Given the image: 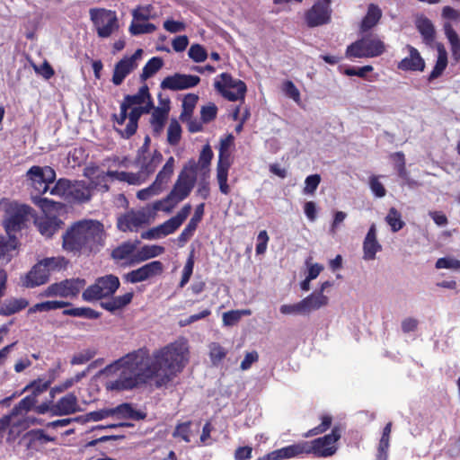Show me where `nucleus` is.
<instances>
[{"instance_id": "1", "label": "nucleus", "mask_w": 460, "mask_h": 460, "mask_svg": "<svg viewBox=\"0 0 460 460\" xmlns=\"http://www.w3.org/2000/svg\"><path fill=\"white\" fill-rule=\"evenodd\" d=\"M146 362V350L140 349L105 367L101 374L107 378L106 389L118 392L130 390L151 380Z\"/></svg>"}, {"instance_id": "2", "label": "nucleus", "mask_w": 460, "mask_h": 460, "mask_svg": "<svg viewBox=\"0 0 460 460\" xmlns=\"http://www.w3.org/2000/svg\"><path fill=\"white\" fill-rule=\"evenodd\" d=\"M190 359V345L184 337L156 349L150 356L146 351V365L151 377L157 386L171 382L181 373Z\"/></svg>"}, {"instance_id": "3", "label": "nucleus", "mask_w": 460, "mask_h": 460, "mask_svg": "<svg viewBox=\"0 0 460 460\" xmlns=\"http://www.w3.org/2000/svg\"><path fill=\"white\" fill-rule=\"evenodd\" d=\"M105 238L103 225L93 219L74 223L63 234L62 247L67 252H91L103 244Z\"/></svg>"}, {"instance_id": "4", "label": "nucleus", "mask_w": 460, "mask_h": 460, "mask_svg": "<svg viewBox=\"0 0 460 460\" xmlns=\"http://www.w3.org/2000/svg\"><path fill=\"white\" fill-rule=\"evenodd\" d=\"M56 180V172L50 166H31L26 172V181L31 189L32 202L38 206L43 213L50 209H61L60 202L42 198L41 195L48 192L49 185Z\"/></svg>"}, {"instance_id": "5", "label": "nucleus", "mask_w": 460, "mask_h": 460, "mask_svg": "<svg viewBox=\"0 0 460 460\" xmlns=\"http://www.w3.org/2000/svg\"><path fill=\"white\" fill-rule=\"evenodd\" d=\"M163 160L161 153L155 151L153 154L143 152L138 154L137 164L140 168L138 173L126 172H108L106 174L102 172L98 174V178L104 180L107 176L116 178L119 181H127L130 184H141L146 178L154 172L156 167Z\"/></svg>"}, {"instance_id": "6", "label": "nucleus", "mask_w": 460, "mask_h": 460, "mask_svg": "<svg viewBox=\"0 0 460 460\" xmlns=\"http://www.w3.org/2000/svg\"><path fill=\"white\" fill-rule=\"evenodd\" d=\"M215 89L230 102L243 101L247 87L244 82L234 78L228 73H222L215 78Z\"/></svg>"}, {"instance_id": "7", "label": "nucleus", "mask_w": 460, "mask_h": 460, "mask_svg": "<svg viewBox=\"0 0 460 460\" xmlns=\"http://www.w3.org/2000/svg\"><path fill=\"white\" fill-rule=\"evenodd\" d=\"M386 49L385 44L377 36L369 35L350 44L347 48L348 58H375L381 56Z\"/></svg>"}, {"instance_id": "8", "label": "nucleus", "mask_w": 460, "mask_h": 460, "mask_svg": "<svg viewBox=\"0 0 460 460\" xmlns=\"http://www.w3.org/2000/svg\"><path fill=\"white\" fill-rule=\"evenodd\" d=\"M341 438V430L334 428L332 433L312 441H303L305 454H313L318 457H329L337 451V441Z\"/></svg>"}, {"instance_id": "9", "label": "nucleus", "mask_w": 460, "mask_h": 460, "mask_svg": "<svg viewBox=\"0 0 460 460\" xmlns=\"http://www.w3.org/2000/svg\"><path fill=\"white\" fill-rule=\"evenodd\" d=\"M89 14L100 38H108L118 31L119 21L115 12L103 8H92Z\"/></svg>"}, {"instance_id": "10", "label": "nucleus", "mask_w": 460, "mask_h": 460, "mask_svg": "<svg viewBox=\"0 0 460 460\" xmlns=\"http://www.w3.org/2000/svg\"><path fill=\"white\" fill-rule=\"evenodd\" d=\"M119 287V279L114 275L98 278L94 284L88 287L82 294L86 302L97 301L102 297L112 296Z\"/></svg>"}, {"instance_id": "11", "label": "nucleus", "mask_w": 460, "mask_h": 460, "mask_svg": "<svg viewBox=\"0 0 460 460\" xmlns=\"http://www.w3.org/2000/svg\"><path fill=\"white\" fill-rule=\"evenodd\" d=\"M152 217L149 206L137 210L130 209L117 217V228L121 232H137L140 227L148 225Z\"/></svg>"}, {"instance_id": "12", "label": "nucleus", "mask_w": 460, "mask_h": 460, "mask_svg": "<svg viewBox=\"0 0 460 460\" xmlns=\"http://www.w3.org/2000/svg\"><path fill=\"white\" fill-rule=\"evenodd\" d=\"M234 143V137L228 135L226 137L220 141L219 157L217 166V180L219 185L221 193L227 195L230 192L229 185L227 184L228 171L231 166L229 148Z\"/></svg>"}, {"instance_id": "13", "label": "nucleus", "mask_w": 460, "mask_h": 460, "mask_svg": "<svg viewBox=\"0 0 460 460\" xmlns=\"http://www.w3.org/2000/svg\"><path fill=\"white\" fill-rule=\"evenodd\" d=\"M31 212L32 208L27 205L14 202L8 203L3 223L6 234L14 235L16 232L20 231Z\"/></svg>"}, {"instance_id": "14", "label": "nucleus", "mask_w": 460, "mask_h": 460, "mask_svg": "<svg viewBox=\"0 0 460 460\" xmlns=\"http://www.w3.org/2000/svg\"><path fill=\"white\" fill-rule=\"evenodd\" d=\"M197 181V172L195 165L184 166L179 173L172 189L169 192L172 199L179 201L184 200L190 194Z\"/></svg>"}, {"instance_id": "15", "label": "nucleus", "mask_w": 460, "mask_h": 460, "mask_svg": "<svg viewBox=\"0 0 460 460\" xmlns=\"http://www.w3.org/2000/svg\"><path fill=\"white\" fill-rule=\"evenodd\" d=\"M86 282L84 279H69L49 285L40 293V296L75 297L84 288Z\"/></svg>"}, {"instance_id": "16", "label": "nucleus", "mask_w": 460, "mask_h": 460, "mask_svg": "<svg viewBox=\"0 0 460 460\" xmlns=\"http://www.w3.org/2000/svg\"><path fill=\"white\" fill-rule=\"evenodd\" d=\"M49 386V383L43 380L34 381L27 385L25 390H31V394L25 396L13 407V415H21L23 418H28L27 413L35 407L37 396L46 391Z\"/></svg>"}, {"instance_id": "17", "label": "nucleus", "mask_w": 460, "mask_h": 460, "mask_svg": "<svg viewBox=\"0 0 460 460\" xmlns=\"http://www.w3.org/2000/svg\"><path fill=\"white\" fill-rule=\"evenodd\" d=\"M151 102V97L146 86L141 87L136 94L125 96L120 104V111L118 115H114L118 125L122 126L127 119V111L135 106H145Z\"/></svg>"}, {"instance_id": "18", "label": "nucleus", "mask_w": 460, "mask_h": 460, "mask_svg": "<svg viewBox=\"0 0 460 460\" xmlns=\"http://www.w3.org/2000/svg\"><path fill=\"white\" fill-rule=\"evenodd\" d=\"M163 271V263L159 261H153L137 270L129 271L124 278L128 282L134 284L150 279L162 274Z\"/></svg>"}, {"instance_id": "19", "label": "nucleus", "mask_w": 460, "mask_h": 460, "mask_svg": "<svg viewBox=\"0 0 460 460\" xmlns=\"http://www.w3.org/2000/svg\"><path fill=\"white\" fill-rule=\"evenodd\" d=\"M143 50L138 49L131 57H125L119 61L113 71L112 83L115 85H119L126 78L137 66V61L141 59Z\"/></svg>"}, {"instance_id": "20", "label": "nucleus", "mask_w": 460, "mask_h": 460, "mask_svg": "<svg viewBox=\"0 0 460 460\" xmlns=\"http://www.w3.org/2000/svg\"><path fill=\"white\" fill-rule=\"evenodd\" d=\"M200 82L198 75L176 73L165 77L161 82V88L171 91H181L196 86Z\"/></svg>"}, {"instance_id": "21", "label": "nucleus", "mask_w": 460, "mask_h": 460, "mask_svg": "<svg viewBox=\"0 0 460 460\" xmlns=\"http://www.w3.org/2000/svg\"><path fill=\"white\" fill-rule=\"evenodd\" d=\"M331 8L326 4L316 2L305 13V19L309 27H317L326 24L331 19Z\"/></svg>"}, {"instance_id": "22", "label": "nucleus", "mask_w": 460, "mask_h": 460, "mask_svg": "<svg viewBox=\"0 0 460 460\" xmlns=\"http://www.w3.org/2000/svg\"><path fill=\"white\" fill-rule=\"evenodd\" d=\"M152 108V102L145 106H135L131 107L127 111V119L128 122L124 129L117 128V131L126 138L130 137L135 134L137 128V121L140 116L144 113H148Z\"/></svg>"}, {"instance_id": "23", "label": "nucleus", "mask_w": 460, "mask_h": 460, "mask_svg": "<svg viewBox=\"0 0 460 460\" xmlns=\"http://www.w3.org/2000/svg\"><path fill=\"white\" fill-rule=\"evenodd\" d=\"M363 260L369 261L376 258V254L382 251V244L377 240V229L375 223H373L363 241Z\"/></svg>"}, {"instance_id": "24", "label": "nucleus", "mask_w": 460, "mask_h": 460, "mask_svg": "<svg viewBox=\"0 0 460 460\" xmlns=\"http://www.w3.org/2000/svg\"><path fill=\"white\" fill-rule=\"evenodd\" d=\"M59 209H50L44 213V217H39L35 220V225L40 233L46 237H51L63 225L60 220L53 212H58Z\"/></svg>"}, {"instance_id": "25", "label": "nucleus", "mask_w": 460, "mask_h": 460, "mask_svg": "<svg viewBox=\"0 0 460 460\" xmlns=\"http://www.w3.org/2000/svg\"><path fill=\"white\" fill-rule=\"evenodd\" d=\"M35 423H37V419L35 418H23L21 415H13V409L10 414L4 415L0 419V442L8 427L12 426V430L15 428L23 430Z\"/></svg>"}, {"instance_id": "26", "label": "nucleus", "mask_w": 460, "mask_h": 460, "mask_svg": "<svg viewBox=\"0 0 460 460\" xmlns=\"http://www.w3.org/2000/svg\"><path fill=\"white\" fill-rule=\"evenodd\" d=\"M79 410L77 397L73 393H69L51 405L50 413L53 416H63L75 413Z\"/></svg>"}, {"instance_id": "27", "label": "nucleus", "mask_w": 460, "mask_h": 460, "mask_svg": "<svg viewBox=\"0 0 460 460\" xmlns=\"http://www.w3.org/2000/svg\"><path fill=\"white\" fill-rule=\"evenodd\" d=\"M405 49L408 55L399 62L397 67L402 71L422 72L425 68V61L419 50L411 45H407Z\"/></svg>"}, {"instance_id": "28", "label": "nucleus", "mask_w": 460, "mask_h": 460, "mask_svg": "<svg viewBox=\"0 0 460 460\" xmlns=\"http://www.w3.org/2000/svg\"><path fill=\"white\" fill-rule=\"evenodd\" d=\"M190 211V204H185L174 217L159 225L158 227L163 237L173 234L187 219Z\"/></svg>"}, {"instance_id": "29", "label": "nucleus", "mask_w": 460, "mask_h": 460, "mask_svg": "<svg viewBox=\"0 0 460 460\" xmlns=\"http://www.w3.org/2000/svg\"><path fill=\"white\" fill-rule=\"evenodd\" d=\"M303 441L289 445L279 449L270 452L263 456V460H286L296 457L305 454Z\"/></svg>"}, {"instance_id": "30", "label": "nucleus", "mask_w": 460, "mask_h": 460, "mask_svg": "<svg viewBox=\"0 0 460 460\" xmlns=\"http://www.w3.org/2000/svg\"><path fill=\"white\" fill-rule=\"evenodd\" d=\"M304 315H309L312 312L325 307L329 304V297L322 292H313L300 300Z\"/></svg>"}, {"instance_id": "31", "label": "nucleus", "mask_w": 460, "mask_h": 460, "mask_svg": "<svg viewBox=\"0 0 460 460\" xmlns=\"http://www.w3.org/2000/svg\"><path fill=\"white\" fill-rule=\"evenodd\" d=\"M49 279L48 270L40 261L26 275L23 280V286L26 288H35L45 284Z\"/></svg>"}, {"instance_id": "32", "label": "nucleus", "mask_w": 460, "mask_h": 460, "mask_svg": "<svg viewBox=\"0 0 460 460\" xmlns=\"http://www.w3.org/2000/svg\"><path fill=\"white\" fill-rule=\"evenodd\" d=\"M415 25L423 42L431 47L436 40V31L432 22L427 17L420 15L416 17Z\"/></svg>"}, {"instance_id": "33", "label": "nucleus", "mask_w": 460, "mask_h": 460, "mask_svg": "<svg viewBox=\"0 0 460 460\" xmlns=\"http://www.w3.org/2000/svg\"><path fill=\"white\" fill-rule=\"evenodd\" d=\"M164 247L157 244H146L138 249L130 260L131 263H140L142 261L155 258L164 252Z\"/></svg>"}, {"instance_id": "34", "label": "nucleus", "mask_w": 460, "mask_h": 460, "mask_svg": "<svg viewBox=\"0 0 460 460\" xmlns=\"http://www.w3.org/2000/svg\"><path fill=\"white\" fill-rule=\"evenodd\" d=\"M112 417L116 419H129L134 420H143L146 413L135 409L130 403H122L117 407L111 408Z\"/></svg>"}, {"instance_id": "35", "label": "nucleus", "mask_w": 460, "mask_h": 460, "mask_svg": "<svg viewBox=\"0 0 460 460\" xmlns=\"http://www.w3.org/2000/svg\"><path fill=\"white\" fill-rule=\"evenodd\" d=\"M92 188L84 181L70 182L69 199L86 201L91 198Z\"/></svg>"}, {"instance_id": "36", "label": "nucleus", "mask_w": 460, "mask_h": 460, "mask_svg": "<svg viewBox=\"0 0 460 460\" xmlns=\"http://www.w3.org/2000/svg\"><path fill=\"white\" fill-rule=\"evenodd\" d=\"M438 58L435 66L429 74V80H434L440 76L447 66V52L441 43L436 44Z\"/></svg>"}, {"instance_id": "37", "label": "nucleus", "mask_w": 460, "mask_h": 460, "mask_svg": "<svg viewBox=\"0 0 460 460\" xmlns=\"http://www.w3.org/2000/svg\"><path fill=\"white\" fill-rule=\"evenodd\" d=\"M17 241L14 235H0V261L4 262L10 261L12 252L16 249Z\"/></svg>"}, {"instance_id": "38", "label": "nucleus", "mask_w": 460, "mask_h": 460, "mask_svg": "<svg viewBox=\"0 0 460 460\" xmlns=\"http://www.w3.org/2000/svg\"><path fill=\"white\" fill-rule=\"evenodd\" d=\"M168 112L169 107L167 105L154 109L150 122L153 130L156 135H159L163 131L164 122L168 117Z\"/></svg>"}, {"instance_id": "39", "label": "nucleus", "mask_w": 460, "mask_h": 460, "mask_svg": "<svg viewBox=\"0 0 460 460\" xmlns=\"http://www.w3.org/2000/svg\"><path fill=\"white\" fill-rule=\"evenodd\" d=\"M381 16V9L376 4H370L367 13L362 21L361 29L365 31L370 30L379 22Z\"/></svg>"}, {"instance_id": "40", "label": "nucleus", "mask_w": 460, "mask_h": 460, "mask_svg": "<svg viewBox=\"0 0 460 460\" xmlns=\"http://www.w3.org/2000/svg\"><path fill=\"white\" fill-rule=\"evenodd\" d=\"M174 164V158L172 156L169 157L165 164L163 166L162 170L156 175L155 182L162 190L164 189V186L169 181L173 173Z\"/></svg>"}, {"instance_id": "41", "label": "nucleus", "mask_w": 460, "mask_h": 460, "mask_svg": "<svg viewBox=\"0 0 460 460\" xmlns=\"http://www.w3.org/2000/svg\"><path fill=\"white\" fill-rule=\"evenodd\" d=\"M27 305L28 302L25 299H11L0 306V314L11 315L25 308Z\"/></svg>"}, {"instance_id": "42", "label": "nucleus", "mask_w": 460, "mask_h": 460, "mask_svg": "<svg viewBox=\"0 0 460 460\" xmlns=\"http://www.w3.org/2000/svg\"><path fill=\"white\" fill-rule=\"evenodd\" d=\"M138 243V241L123 243L119 247L113 250L112 257L116 260H124L130 255L132 257Z\"/></svg>"}, {"instance_id": "43", "label": "nucleus", "mask_w": 460, "mask_h": 460, "mask_svg": "<svg viewBox=\"0 0 460 460\" xmlns=\"http://www.w3.org/2000/svg\"><path fill=\"white\" fill-rule=\"evenodd\" d=\"M180 202L181 201H179L178 199H172L171 194L168 193V195L165 198L153 203L151 208L152 215L159 210L169 214Z\"/></svg>"}, {"instance_id": "44", "label": "nucleus", "mask_w": 460, "mask_h": 460, "mask_svg": "<svg viewBox=\"0 0 460 460\" xmlns=\"http://www.w3.org/2000/svg\"><path fill=\"white\" fill-rule=\"evenodd\" d=\"M69 303L65 301H45L38 303L29 309V314L37 312H49L67 306Z\"/></svg>"}, {"instance_id": "45", "label": "nucleus", "mask_w": 460, "mask_h": 460, "mask_svg": "<svg viewBox=\"0 0 460 460\" xmlns=\"http://www.w3.org/2000/svg\"><path fill=\"white\" fill-rule=\"evenodd\" d=\"M41 264L48 270V273L59 271L66 268L67 261L62 256L45 258L40 261Z\"/></svg>"}, {"instance_id": "46", "label": "nucleus", "mask_w": 460, "mask_h": 460, "mask_svg": "<svg viewBox=\"0 0 460 460\" xmlns=\"http://www.w3.org/2000/svg\"><path fill=\"white\" fill-rule=\"evenodd\" d=\"M446 35L451 46L452 58L458 62L460 60V39L451 27L446 29Z\"/></svg>"}, {"instance_id": "47", "label": "nucleus", "mask_w": 460, "mask_h": 460, "mask_svg": "<svg viewBox=\"0 0 460 460\" xmlns=\"http://www.w3.org/2000/svg\"><path fill=\"white\" fill-rule=\"evenodd\" d=\"M70 181L66 179H59L48 191L50 195L69 199Z\"/></svg>"}, {"instance_id": "48", "label": "nucleus", "mask_w": 460, "mask_h": 460, "mask_svg": "<svg viewBox=\"0 0 460 460\" xmlns=\"http://www.w3.org/2000/svg\"><path fill=\"white\" fill-rule=\"evenodd\" d=\"M385 221L390 226L393 232H398L404 226L400 212L394 208H391L389 209L388 214L385 217Z\"/></svg>"}, {"instance_id": "49", "label": "nucleus", "mask_w": 460, "mask_h": 460, "mask_svg": "<svg viewBox=\"0 0 460 460\" xmlns=\"http://www.w3.org/2000/svg\"><path fill=\"white\" fill-rule=\"evenodd\" d=\"M164 65L162 58L155 57L152 58L144 66L141 78L146 80L154 75Z\"/></svg>"}, {"instance_id": "50", "label": "nucleus", "mask_w": 460, "mask_h": 460, "mask_svg": "<svg viewBox=\"0 0 460 460\" xmlns=\"http://www.w3.org/2000/svg\"><path fill=\"white\" fill-rule=\"evenodd\" d=\"M65 315L84 317L87 319H97L100 317V313L89 308V307H78L66 309L63 312Z\"/></svg>"}, {"instance_id": "51", "label": "nucleus", "mask_w": 460, "mask_h": 460, "mask_svg": "<svg viewBox=\"0 0 460 460\" xmlns=\"http://www.w3.org/2000/svg\"><path fill=\"white\" fill-rule=\"evenodd\" d=\"M208 348L210 360L214 366H217L226 358L227 350L217 342L210 343Z\"/></svg>"}, {"instance_id": "52", "label": "nucleus", "mask_w": 460, "mask_h": 460, "mask_svg": "<svg viewBox=\"0 0 460 460\" xmlns=\"http://www.w3.org/2000/svg\"><path fill=\"white\" fill-rule=\"evenodd\" d=\"M181 128L176 119H172L167 130V141L170 145H177L181 139Z\"/></svg>"}, {"instance_id": "53", "label": "nucleus", "mask_w": 460, "mask_h": 460, "mask_svg": "<svg viewBox=\"0 0 460 460\" xmlns=\"http://www.w3.org/2000/svg\"><path fill=\"white\" fill-rule=\"evenodd\" d=\"M436 268L447 269L454 271L460 270V261L452 256H447L443 258H439L436 261Z\"/></svg>"}, {"instance_id": "54", "label": "nucleus", "mask_w": 460, "mask_h": 460, "mask_svg": "<svg viewBox=\"0 0 460 460\" xmlns=\"http://www.w3.org/2000/svg\"><path fill=\"white\" fill-rule=\"evenodd\" d=\"M188 56L196 63L204 62L208 58V52L200 44H193L188 51Z\"/></svg>"}, {"instance_id": "55", "label": "nucleus", "mask_w": 460, "mask_h": 460, "mask_svg": "<svg viewBox=\"0 0 460 460\" xmlns=\"http://www.w3.org/2000/svg\"><path fill=\"white\" fill-rule=\"evenodd\" d=\"M82 422L85 421H99L109 417H112L111 408H104L98 411L88 412L85 416H82Z\"/></svg>"}, {"instance_id": "56", "label": "nucleus", "mask_w": 460, "mask_h": 460, "mask_svg": "<svg viewBox=\"0 0 460 460\" xmlns=\"http://www.w3.org/2000/svg\"><path fill=\"white\" fill-rule=\"evenodd\" d=\"M369 188L376 198H383L386 195V190L380 181V176L372 175L369 177Z\"/></svg>"}, {"instance_id": "57", "label": "nucleus", "mask_w": 460, "mask_h": 460, "mask_svg": "<svg viewBox=\"0 0 460 460\" xmlns=\"http://www.w3.org/2000/svg\"><path fill=\"white\" fill-rule=\"evenodd\" d=\"M198 96L195 94H187L182 102L183 111L181 114V119H185L186 117L191 115L192 111L197 103Z\"/></svg>"}, {"instance_id": "58", "label": "nucleus", "mask_w": 460, "mask_h": 460, "mask_svg": "<svg viewBox=\"0 0 460 460\" xmlns=\"http://www.w3.org/2000/svg\"><path fill=\"white\" fill-rule=\"evenodd\" d=\"M95 356V351L91 349H86L78 353H75L71 358L72 365H83L91 360Z\"/></svg>"}, {"instance_id": "59", "label": "nucleus", "mask_w": 460, "mask_h": 460, "mask_svg": "<svg viewBox=\"0 0 460 460\" xmlns=\"http://www.w3.org/2000/svg\"><path fill=\"white\" fill-rule=\"evenodd\" d=\"M155 29L156 27L153 23H141L136 22H132V23L129 26V31L133 35L151 33L155 31Z\"/></svg>"}, {"instance_id": "60", "label": "nucleus", "mask_w": 460, "mask_h": 460, "mask_svg": "<svg viewBox=\"0 0 460 460\" xmlns=\"http://www.w3.org/2000/svg\"><path fill=\"white\" fill-rule=\"evenodd\" d=\"M190 425L191 422L190 421L179 424L173 431V437L181 438L185 442H190V436L192 433L190 430Z\"/></svg>"}, {"instance_id": "61", "label": "nucleus", "mask_w": 460, "mask_h": 460, "mask_svg": "<svg viewBox=\"0 0 460 460\" xmlns=\"http://www.w3.org/2000/svg\"><path fill=\"white\" fill-rule=\"evenodd\" d=\"M321 182V176L319 174H312L305 178V187L304 193L305 194H314L318 188V185Z\"/></svg>"}, {"instance_id": "62", "label": "nucleus", "mask_w": 460, "mask_h": 460, "mask_svg": "<svg viewBox=\"0 0 460 460\" xmlns=\"http://www.w3.org/2000/svg\"><path fill=\"white\" fill-rule=\"evenodd\" d=\"M282 90L285 94L291 98L295 102L299 104L301 102L300 92L297 87L291 81H286L283 84Z\"/></svg>"}, {"instance_id": "63", "label": "nucleus", "mask_w": 460, "mask_h": 460, "mask_svg": "<svg viewBox=\"0 0 460 460\" xmlns=\"http://www.w3.org/2000/svg\"><path fill=\"white\" fill-rule=\"evenodd\" d=\"M279 312L284 315H304L301 301L296 304H285L280 305Z\"/></svg>"}, {"instance_id": "64", "label": "nucleus", "mask_w": 460, "mask_h": 460, "mask_svg": "<svg viewBox=\"0 0 460 460\" xmlns=\"http://www.w3.org/2000/svg\"><path fill=\"white\" fill-rule=\"evenodd\" d=\"M163 190L154 181L149 187L137 191V197L140 200H146L153 196L158 195Z\"/></svg>"}]
</instances>
